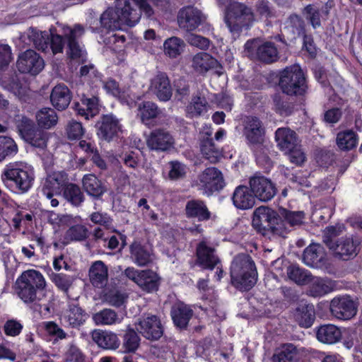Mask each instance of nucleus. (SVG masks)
Here are the masks:
<instances>
[{
  "label": "nucleus",
  "mask_w": 362,
  "mask_h": 362,
  "mask_svg": "<svg viewBox=\"0 0 362 362\" xmlns=\"http://www.w3.org/2000/svg\"><path fill=\"white\" fill-rule=\"evenodd\" d=\"M129 0H116L115 6L108 7L101 15L99 19L90 18L88 22L89 29L95 33H103L104 30H115L122 28L125 25L133 27L139 23L138 13H128L131 10Z\"/></svg>",
  "instance_id": "1"
},
{
  "label": "nucleus",
  "mask_w": 362,
  "mask_h": 362,
  "mask_svg": "<svg viewBox=\"0 0 362 362\" xmlns=\"http://www.w3.org/2000/svg\"><path fill=\"white\" fill-rule=\"evenodd\" d=\"M47 283L43 274L35 269L23 271L17 278L14 289L25 304H37L47 295Z\"/></svg>",
  "instance_id": "2"
},
{
  "label": "nucleus",
  "mask_w": 362,
  "mask_h": 362,
  "mask_svg": "<svg viewBox=\"0 0 362 362\" xmlns=\"http://www.w3.org/2000/svg\"><path fill=\"white\" fill-rule=\"evenodd\" d=\"M230 284L241 292L250 291L257 284L258 273L252 257L246 253L235 255L230 266Z\"/></svg>",
  "instance_id": "3"
},
{
  "label": "nucleus",
  "mask_w": 362,
  "mask_h": 362,
  "mask_svg": "<svg viewBox=\"0 0 362 362\" xmlns=\"http://www.w3.org/2000/svg\"><path fill=\"white\" fill-rule=\"evenodd\" d=\"M1 178L10 191L23 194L32 187L35 180V171L30 165L10 163L4 168Z\"/></svg>",
  "instance_id": "4"
},
{
  "label": "nucleus",
  "mask_w": 362,
  "mask_h": 362,
  "mask_svg": "<svg viewBox=\"0 0 362 362\" xmlns=\"http://www.w3.org/2000/svg\"><path fill=\"white\" fill-rule=\"evenodd\" d=\"M279 214L268 206H259L253 214L252 224L257 233L263 236L279 235L285 238V228L278 225Z\"/></svg>",
  "instance_id": "5"
},
{
  "label": "nucleus",
  "mask_w": 362,
  "mask_h": 362,
  "mask_svg": "<svg viewBox=\"0 0 362 362\" xmlns=\"http://www.w3.org/2000/svg\"><path fill=\"white\" fill-rule=\"evenodd\" d=\"M254 19L250 8L243 3L231 2L226 8V23L230 31L239 34L243 30L249 28Z\"/></svg>",
  "instance_id": "6"
},
{
  "label": "nucleus",
  "mask_w": 362,
  "mask_h": 362,
  "mask_svg": "<svg viewBox=\"0 0 362 362\" xmlns=\"http://www.w3.org/2000/svg\"><path fill=\"white\" fill-rule=\"evenodd\" d=\"M15 125L21 137L31 146L44 148L47 146L45 132L30 119L18 115L15 118Z\"/></svg>",
  "instance_id": "7"
},
{
  "label": "nucleus",
  "mask_w": 362,
  "mask_h": 362,
  "mask_svg": "<svg viewBox=\"0 0 362 362\" xmlns=\"http://www.w3.org/2000/svg\"><path fill=\"white\" fill-rule=\"evenodd\" d=\"M55 30V28L50 29V33H49L47 31H40L32 28L29 38L39 51L47 52L51 49L54 54L62 53L66 38L61 35L54 33L53 31Z\"/></svg>",
  "instance_id": "8"
},
{
  "label": "nucleus",
  "mask_w": 362,
  "mask_h": 362,
  "mask_svg": "<svg viewBox=\"0 0 362 362\" xmlns=\"http://www.w3.org/2000/svg\"><path fill=\"white\" fill-rule=\"evenodd\" d=\"M124 274L143 291L151 293L158 291L159 289L161 278L152 269L139 270L129 267L124 270Z\"/></svg>",
  "instance_id": "9"
},
{
  "label": "nucleus",
  "mask_w": 362,
  "mask_h": 362,
  "mask_svg": "<svg viewBox=\"0 0 362 362\" xmlns=\"http://www.w3.org/2000/svg\"><path fill=\"white\" fill-rule=\"evenodd\" d=\"M136 328L144 338L151 341H158L164 334V326L156 315L142 316L136 324Z\"/></svg>",
  "instance_id": "10"
},
{
  "label": "nucleus",
  "mask_w": 362,
  "mask_h": 362,
  "mask_svg": "<svg viewBox=\"0 0 362 362\" xmlns=\"http://www.w3.org/2000/svg\"><path fill=\"white\" fill-rule=\"evenodd\" d=\"M95 127L98 138L107 142L117 139L122 131L119 119L112 113L101 115Z\"/></svg>",
  "instance_id": "11"
},
{
  "label": "nucleus",
  "mask_w": 362,
  "mask_h": 362,
  "mask_svg": "<svg viewBox=\"0 0 362 362\" xmlns=\"http://www.w3.org/2000/svg\"><path fill=\"white\" fill-rule=\"evenodd\" d=\"M361 240L354 235L344 236L336 240L329 250L334 257L343 261L354 259L360 251Z\"/></svg>",
  "instance_id": "12"
},
{
  "label": "nucleus",
  "mask_w": 362,
  "mask_h": 362,
  "mask_svg": "<svg viewBox=\"0 0 362 362\" xmlns=\"http://www.w3.org/2000/svg\"><path fill=\"white\" fill-rule=\"evenodd\" d=\"M249 186L255 199L267 202L272 200L277 193L276 185L269 178L255 174L250 177Z\"/></svg>",
  "instance_id": "13"
},
{
  "label": "nucleus",
  "mask_w": 362,
  "mask_h": 362,
  "mask_svg": "<svg viewBox=\"0 0 362 362\" xmlns=\"http://www.w3.org/2000/svg\"><path fill=\"white\" fill-rule=\"evenodd\" d=\"M243 134L248 148H255L265 143V128L260 119L256 116L248 117Z\"/></svg>",
  "instance_id": "14"
},
{
  "label": "nucleus",
  "mask_w": 362,
  "mask_h": 362,
  "mask_svg": "<svg viewBox=\"0 0 362 362\" xmlns=\"http://www.w3.org/2000/svg\"><path fill=\"white\" fill-rule=\"evenodd\" d=\"M194 264L204 270H214L221 260L216 255L214 247L209 246L206 241H200L196 247Z\"/></svg>",
  "instance_id": "15"
},
{
  "label": "nucleus",
  "mask_w": 362,
  "mask_h": 362,
  "mask_svg": "<svg viewBox=\"0 0 362 362\" xmlns=\"http://www.w3.org/2000/svg\"><path fill=\"white\" fill-rule=\"evenodd\" d=\"M357 303L349 296L334 298L329 305L332 315L337 319L348 320L357 313Z\"/></svg>",
  "instance_id": "16"
},
{
  "label": "nucleus",
  "mask_w": 362,
  "mask_h": 362,
  "mask_svg": "<svg viewBox=\"0 0 362 362\" xmlns=\"http://www.w3.org/2000/svg\"><path fill=\"white\" fill-rule=\"evenodd\" d=\"M44 60L33 49H27L22 52L17 60L16 66L21 73L38 74L44 68Z\"/></svg>",
  "instance_id": "17"
},
{
  "label": "nucleus",
  "mask_w": 362,
  "mask_h": 362,
  "mask_svg": "<svg viewBox=\"0 0 362 362\" xmlns=\"http://www.w3.org/2000/svg\"><path fill=\"white\" fill-rule=\"evenodd\" d=\"M68 174L64 171H54L48 174L42 181V192L48 199L60 195L66 182Z\"/></svg>",
  "instance_id": "18"
},
{
  "label": "nucleus",
  "mask_w": 362,
  "mask_h": 362,
  "mask_svg": "<svg viewBox=\"0 0 362 362\" xmlns=\"http://www.w3.org/2000/svg\"><path fill=\"white\" fill-rule=\"evenodd\" d=\"M171 0H129L131 10L128 13H134L136 11L139 15V21L143 13L147 18H151L154 16V10L149 4L151 2L153 6L161 11H167L171 4Z\"/></svg>",
  "instance_id": "19"
},
{
  "label": "nucleus",
  "mask_w": 362,
  "mask_h": 362,
  "mask_svg": "<svg viewBox=\"0 0 362 362\" xmlns=\"http://www.w3.org/2000/svg\"><path fill=\"white\" fill-rule=\"evenodd\" d=\"M185 217L195 223L206 222L211 218V212L206 202L201 199H191L188 200L185 206Z\"/></svg>",
  "instance_id": "20"
},
{
  "label": "nucleus",
  "mask_w": 362,
  "mask_h": 362,
  "mask_svg": "<svg viewBox=\"0 0 362 362\" xmlns=\"http://www.w3.org/2000/svg\"><path fill=\"white\" fill-rule=\"evenodd\" d=\"M148 147L157 152L169 151L175 147V139L173 135L163 129L153 130L146 139Z\"/></svg>",
  "instance_id": "21"
},
{
  "label": "nucleus",
  "mask_w": 362,
  "mask_h": 362,
  "mask_svg": "<svg viewBox=\"0 0 362 362\" xmlns=\"http://www.w3.org/2000/svg\"><path fill=\"white\" fill-rule=\"evenodd\" d=\"M99 98L92 94L83 93L79 101L74 103V110L76 115L88 120L99 113Z\"/></svg>",
  "instance_id": "22"
},
{
  "label": "nucleus",
  "mask_w": 362,
  "mask_h": 362,
  "mask_svg": "<svg viewBox=\"0 0 362 362\" xmlns=\"http://www.w3.org/2000/svg\"><path fill=\"white\" fill-rule=\"evenodd\" d=\"M199 180L208 194L219 192L225 187L222 173L215 167L206 168L199 175Z\"/></svg>",
  "instance_id": "23"
},
{
  "label": "nucleus",
  "mask_w": 362,
  "mask_h": 362,
  "mask_svg": "<svg viewBox=\"0 0 362 362\" xmlns=\"http://www.w3.org/2000/svg\"><path fill=\"white\" fill-rule=\"evenodd\" d=\"M177 23L182 29L194 31L202 23V12L194 6L183 7L178 13Z\"/></svg>",
  "instance_id": "24"
},
{
  "label": "nucleus",
  "mask_w": 362,
  "mask_h": 362,
  "mask_svg": "<svg viewBox=\"0 0 362 362\" xmlns=\"http://www.w3.org/2000/svg\"><path fill=\"white\" fill-rule=\"evenodd\" d=\"M230 199L233 205L238 210L251 209L256 204V199L250 187L244 185H240L235 188Z\"/></svg>",
  "instance_id": "25"
},
{
  "label": "nucleus",
  "mask_w": 362,
  "mask_h": 362,
  "mask_svg": "<svg viewBox=\"0 0 362 362\" xmlns=\"http://www.w3.org/2000/svg\"><path fill=\"white\" fill-rule=\"evenodd\" d=\"M275 139L279 148L294 163V131L289 128H278L275 132Z\"/></svg>",
  "instance_id": "26"
},
{
  "label": "nucleus",
  "mask_w": 362,
  "mask_h": 362,
  "mask_svg": "<svg viewBox=\"0 0 362 362\" xmlns=\"http://www.w3.org/2000/svg\"><path fill=\"white\" fill-rule=\"evenodd\" d=\"M82 187L93 200H100L106 193L105 184L94 174H86L82 178Z\"/></svg>",
  "instance_id": "27"
},
{
  "label": "nucleus",
  "mask_w": 362,
  "mask_h": 362,
  "mask_svg": "<svg viewBox=\"0 0 362 362\" xmlns=\"http://www.w3.org/2000/svg\"><path fill=\"white\" fill-rule=\"evenodd\" d=\"M152 250L140 241L134 240L129 245L131 260L139 267H145L153 262Z\"/></svg>",
  "instance_id": "28"
},
{
  "label": "nucleus",
  "mask_w": 362,
  "mask_h": 362,
  "mask_svg": "<svg viewBox=\"0 0 362 362\" xmlns=\"http://www.w3.org/2000/svg\"><path fill=\"white\" fill-rule=\"evenodd\" d=\"M194 315L191 306L180 302L172 307L170 315L174 325L180 329H186Z\"/></svg>",
  "instance_id": "29"
},
{
  "label": "nucleus",
  "mask_w": 362,
  "mask_h": 362,
  "mask_svg": "<svg viewBox=\"0 0 362 362\" xmlns=\"http://www.w3.org/2000/svg\"><path fill=\"white\" fill-rule=\"evenodd\" d=\"M85 33L84 28L81 24H75L65 35L67 42L66 54L71 59H77L81 57V48L78 39Z\"/></svg>",
  "instance_id": "30"
},
{
  "label": "nucleus",
  "mask_w": 362,
  "mask_h": 362,
  "mask_svg": "<svg viewBox=\"0 0 362 362\" xmlns=\"http://www.w3.org/2000/svg\"><path fill=\"white\" fill-rule=\"evenodd\" d=\"M72 99V93L64 84L55 86L50 94V102L52 106L59 111L66 110Z\"/></svg>",
  "instance_id": "31"
},
{
  "label": "nucleus",
  "mask_w": 362,
  "mask_h": 362,
  "mask_svg": "<svg viewBox=\"0 0 362 362\" xmlns=\"http://www.w3.org/2000/svg\"><path fill=\"white\" fill-rule=\"evenodd\" d=\"M151 86L154 88L156 94L160 101L166 102L171 98L173 90L166 73L158 72L152 79Z\"/></svg>",
  "instance_id": "32"
},
{
  "label": "nucleus",
  "mask_w": 362,
  "mask_h": 362,
  "mask_svg": "<svg viewBox=\"0 0 362 362\" xmlns=\"http://www.w3.org/2000/svg\"><path fill=\"white\" fill-rule=\"evenodd\" d=\"M88 276L94 287L102 288L108 281V268L103 261H95L89 269Z\"/></svg>",
  "instance_id": "33"
},
{
  "label": "nucleus",
  "mask_w": 362,
  "mask_h": 362,
  "mask_svg": "<svg viewBox=\"0 0 362 362\" xmlns=\"http://www.w3.org/2000/svg\"><path fill=\"white\" fill-rule=\"evenodd\" d=\"M325 259L326 253L320 244H311L303 251V261L308 266L321 267Z\"/></svg>",
  "instance_id": "34"
},
{
  "label": "nucleus",
  "mask_w": 362,
  "mask_h": 362,
  "mask_svg": "<svg viewBox=\"0 0 362 362\" xmlns=\"http://www.w3.org/2000/svg\"><path fill=\"white\" fill-rule=\"evenodd\" d=\"M221 66L218 61L206 52L197 53L192 58V67L200 74Z\"/></svg>",
  "instance_id": "35"
},
{
  "label": "nucleus",
  "mask_w": 362,
  "mask_h": 362,
  "mask_svg": "<svg viewBox=\"0 0 362 362\" xmlns=\"http://www.w3.org/2000/svg\"><path fill=\"white\" fill-rule=\"evenodd\" d=\"M206 137H204L200 141L201 152L204 158L209 160L212 163H216L219 161L221 157V151L218 147L216 146L211 136L212 131L209 129L204 132Z\"/></svg>",
  "instance_id": "36"
},
{
  "label": "nucleus",
  "mask_w": 362,
  "mask_h": 362,
  "mask_svg": "<svg viewBox=\"0 0 362 362\" xmlns=\"http://www.w3.org/2000/svg\"><path fill=\"white\" fill-rule=\"evenodd\" d=\"M316 337L322 343L333 344L341 340V332L334 325L325 324L317 327Z\"/></svg>",
  "instance_id": "37"
},
{
  "label": "nucleus",
  "mask_w": 362,
  "mask_h": 362,
  "mask_svg": "<svg viewBox=\"0 0 362 362\" xmlns=\"http://www.w3.org/2000/svg\"><path fill=\"white\" fill-rule=\"evenodd\" d=\"M93 341L104 349H116L119 346L117 335L112 332L95 329L92 332Z\"/></svg>",
  "instance_id": "38"
},
{
  "label": "nucleus",
  "mask_w": 362,
  "mask_h": 362,
  "mask_svg": "<svg viewBox=\"0 0 362 362\" xmlns=\"http://www.w3.org/2000/svg\"><path fill=\"white\" fill-rule=\"evenodd\" d=\"M62 194L65 200L74 206H80L85 201V196L80 187L69 181Z\"/></svg>",
  "instance_id": "39"
},
{
  "label": "nucleus",
  "mask_w": 362,
  "mask_h": 362,
  "mask_svg": "<svg viewBox=\"0 0 362 362\" xmlns=\"http://www.w3.org/2000/svg\"><path fill=\"white\" fill-rule=\"evenodd\" d=\"M64 318L70 327L78 328L86 322L87 314L78 304H71L69 305Z\"/></svg>",
  "instance_id": "40"
},
{
  "label": "nucleus",
  "mask_w": 362,
  "mask_h": 362,
  "mask_svg": "<svg viewBox=\"0 0 362 362\" xmlns=\"http://www.w3.org/2000/svg\"><path fill=\"white\" fill-rule=\"evenodd\" d=\"M257 58L265 64H272L276 62L279 52L274 42H266L259 45L256 50Z\"/></svg>",
  "instance_id": "41"
},
{
  "label": "nucleus",
  "mask_w": 362,
  "mask_h": 362,
  "mask_svg": "<svg viewBox=\"0 0 362 362\" xmlns=\"http://www.w3.org/2000/svg\"><path fill=\"white\" fill-rule=\"evenodd\" d=\"M252 153L257 165L264 169L266 173H269L273 168L274 162L269 156V150L267 145L262 144L257 146L255 148H249Z\"/></svg>",
  "instance_id": "42"
},
{
  "label": "nucleus",
  "mask_w": 362,
  "mask_h": 362,
  "mask_svg": "<svg viewBox=\"0 0 362 362\" xmlns=\"http://www.w3.org/2000/svg\"><path fill=\"white\" fill-rule=\"evenodd\" d=\"M294 65L287 66L279 72V86L283 93L294 95Z\"/></svg>",
  "instance_id": "43"
},
{
  "label": "nucleus",
  "mask_w": 362,
  "mask_h": 362,
  "mask_svg": "<svg viewBox=\"0 0 362 362\" xmlns=\"http://www.w3.org/2000/svg\"><path fill=\"white\" fill-rule=\"evenodd\" d=\"M141 344L138 332L129 325L122 336V346L124 353H135Z\"/></svg>",
  "instance_id": "44"
},
{
  "label": "nucleus",
  "mask_w": 362,
  "mask_h": 362,
  "mask_svg": "<svg viewBox=\"0 0 362 362\" xmlns=\"http://www.w3.org/2000/svg\"><path fill=\"white\" fill-rule=\"evenodd\" d=\"M310 283L309 293L313 297L322 296L327 294L331 292L334 287V284L332 281L320 277L312 276Z\"/></svg>",
  "instance_id": "45"
},
{
  "label": "nucleus",
  "mask_w": 362,
  "mask_h": 362,
  "mask_svg": "<svg viewBox=\"0 0 362 362\" xmlns=\"http://www.w3.org/2000/svg\"><path fill=\"white\" fill-rule=\"evenodd\" d=\"M315 319V308L313 305L305 304L296 310V322L300 327H310Z\"/></svg>",
  "instance_id": "46"
},
{
  "label": "nucleus",
  "mask_w": 362,
  "mask_h": 362,
  "mask_svg": "<svg viewBox=\"0 0 362 362\" xmlns=\"http://www.w3.org/2000/svg\"><path fill=\"white\" fill-rule=\"evenodd\" d=\"M185 43L178 37L173 36L167 38L163 43V50L166 56L175 59L184 52Z\"/></svg>",
  "instance_id": "47"
},
{
  "label": "nucleus",
  "mask_w": 362,
  "mask_h": 362,
  "mask_svg": "<svg viewBox=\"0 0 362 362\" xmlns=\"http://www.w3.org/2000/svg\"><path fill=\"white\" fill-rule=\"evenodd\" d=\"M79 74L81 80L90 86H98L101 83L103 75L92 64L83 65L80 68Z\"/></svg>",
  "instance_id": "48"
},
{
  "label": "nucleus",
  "mask_w": 362,
  "mask_h": 362,
  "mask_svg": "<svg viewBox=\"0 0 362 362\" xmlns=\"http://www.w3.org/2000/svg\"><path fill=\"white\" fill-rule=\"evenodd\" d=\"M36 119L38 126L42 129H48L57 123L58 117L54 110L50 107H44L37 112Z\"/></svg>",
  "instance_id": "49"
},
{
  "label": "nucleus",
  "mask_w": 362,
  "mask_h": 362,
  "mask_svg": "<svg viewBox=\"0 0 362 362\" xmlns=\"http://www.w3.org/2000/svg\"><path fill=\"white\" fill-rule=\"evenodd\" d=\"M90 235L88 228L83 224H74L70 226L65 232L64 240L67 243L83 242Z\"/></svg>",
  "instance_id": "50"
},
{
  "label": "nucleus",
  "mask_w": 362,
  "mask_h": 362,
  "mask_svg": "<svg viewBox=\"0 0 362 362\" xmlns=\"http://www.w3.org/2000/svg\"><path fill=\"white\" fill-rule=\"evenodd\" d=\"M207 102L204 97L200 94L193 95L191 101L186 107L187 117L189 118L198 117L206 110Z\"/></svg>",
  "instance_id": "51"
},
{
  "label": "nucleus",
  "mask_w": 362,
  "mask_h": 362,
  "mask_svg": "<svg viewBox=\"0 0 362 362\" xmlns=\"http://www.w3.org/2000/svg\"><path fill=\"white\" fill-rule=\"evenodd\" d=\"M138 111L141 122L146 124L156 118L160 112L158 105L151 101L141 102L139 105Z\"/></svg>",
  "instance_id": "52"
},
{
  "label": "nucleus",
  "mask_w": 362,
  "mask_h": 362,
  "mask_svg": "<svg viewBox=\"0 0 362 362\" xmlns=\"http://www.w3.org/2000/svg\"><path fill=\"white\" fill-rule=\"evenodd\" d=\"M308 86L303 70L296 64V98L300 97V104H303L305 95L308 93Z\"/></svg>",
  "instance_id": "53"
},
{
  "label": "nucleus",
  "mask_w": 362,
  "mask_h": 362,
  "mask_svg": "<svg viewBox=\"0 0 362 362\" xmlns=\"http://www.w3.org/2000/svg\"><path fill=\"white\" fill-rule=\"evenodd\" d=\"M17 152L18 146L12 138L0 136V162L14 156Z\"/></svg>",
  "instance_id": "54"
},
{
  "label": "nucleus",
  "mask_w": 362,
  "mask_h": 362,
  "mask_svg": "<svg viewBox=\"0 0 362 362\" xmlns=\"http://www.w3.org/2000/svg\"><path fill=\"white\" fill-rule=\"evenodd\" d=\"M358 141V138L354 132L349 130L339 132L337 136V144L341 150H350L354 148Z\"/></svg>",
  "instance_id": "55"
},
{
  "label": "nucleus",
  "mask_w": 362,
  "mask_h": 362,
  "mask_svg": "<svg viewBox=\"0 0 362 362\" xmlns=\"http://www.w3.org/2000/svg\"><path fill=\"white\" fill-rule=\"evenodd\" d=\"M117 319L115 311L105 308L93 315V320L97 325H110L115 324Z\"/></svg>",
  "instance_id": "56"
},
{
  "label": "nucleus",
  "mask_w": 362,
  "mask_h": 362,
  "mask_svg": "<svg viewBox=\"0 0 362 362\" xmlns=\"http://www.w3.org/2000/svg\"><path fill=\"white\" fill-rule=\"evenodd\" d=\"M273 102L276 112L281 115L288 116L292 114L294 110V103L287 101L280 94L276 93L273 96Z\"/></svg>",
  "instance_id": "57"
},
{
  "label": "nucleus",
  "mask_w": 362,
  "mask_h": 362,
  "mask_svg": "<svg viewBox=\"0 0 362 362\" xmlns=\"http://www.w3.org/2000/svg\"><path fill=\"white\" fill-rule=\"evenodd\" d=\"M344 227L341 225H336L327 226L323 230L322 241L326 246L330 250L336 243L334 240L335 238L339 236L344 231Z\"/></svg>",
  "instance_id": "58"
},
{
  "label": "nucleus",
  "mask_w": 362,
  "mask_h": 362,
  "mask_svg": "<svg viewBox=\"0 0 362 362\" xmlns=\"http://www.w3.org/2000/svg\"><path fill=\"white\" fill-rule=\"evenodd\" d=\"M89 218L92 223L100 226V227L103 226L104 229H113V231H116L113 226V219L107 213H102L99 211L93 212L90 214Z\"/></svg>",
  "instance_id": "59"
},
{
  "label": "nucleus",
  "mask_w": 362,
  "mask_h": 362,
  "mask_svg": "<svg viewBox=\"0 0 362 362\" xmlns=\"http://www.w3.org/2000/svg\"><path fill=\"white\" fill-rule=\"evenodd\" d=\"M277 213L279 216L278 225L282 223V226L285 228L286 236L294 227V211H289L284 207H279Z\"/></svg>",
  "instance_id": "60"
},
{
  "label": "nucleus",
  "mask_w": 362,
  "mask_h": 362,
  "mask_svg": "<svg viewBox=\"0 0 362 362\" xmlns=\"http://www.w3.org/2000/svg\"><path fill=\"white\" fill-rule=\"evenodd\" d=\"M255 9L261 18L269 19L275 16V11L268 0H257Z\"/></svg>",
  "instance_id": "61"
},
{
  "label": "nucleus",
  "mask_w": 362,
  "mask_h": 362,
  "mask_svg": "<svg viewBox=\"0 0 362 362\" xmlns=\"http://www.w3.org/2000/svg\"><path fill=\"white\" fill-rule=\"evenodd\" d=\"M52 281L59 291L65 293H68L73 283L72 277L63 273L54 274L52 276Z\"/></svg>",
  "instance_id": "62"
},
{
  "label": "nucleus",
  "mask_w": 362,
  "mask_h": 362,
  "mask_svg": "<svg viewBox=\"0 0 362 362\" xmlns=\"http://www.w3.org/2000/svg\"><path fill=\"white\" fill-rule=\"evenodd\" d=\"M272 362H294V345H284L281 351L274 354Z\"/></svg>",
  "instance_id": "63"
},
{
  "label": "nucleus",
  "mask_w": 362,
  "mask_h": 362,
  "mask_svg": "<svg viewBox=\"0 0 362 362\" xmlns=\"http://www.w3.org/2000/svg\"><path fill=\"white\" fill-rule=\"evenodd\" d=\"M174 87L178 100H182L188 97L190 93L189 81L184 77H180L174 81Z\"/></svg>",
  "instance_id": "64"
}]
</instances>
